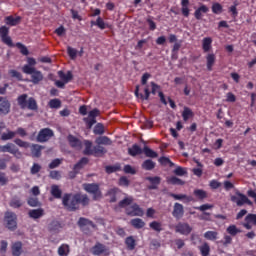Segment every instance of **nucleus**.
I'll return each mask as SVG.
<instances>
[{"label":"nucleus","mask_w":256,"mask_h":256,"mask_svg":"<svg viewBox=\"0 0 256 256\" xmlns=\"http://www.w3.org/2000/svg\"><path fill=\"white\" fill-rule=\"evenodd\" d=\"M169 185H185V182L175 176H172L167 179Z\"/></svg>","instance_id":"603ef678"},{"label":"nucleus","mask_w":256,"mask_h":256,"mask_svg":"<svg viewBox=\"0 0 256 256\" xmlns=\"http://www.w3.org/2000/svg\"><path fill=\"white\" fill-rule=\"evenodd\" d=\"M67 141L70 145V147H72V149H82L83 147V142H81V140H79V138L75 137L72 134H69L67 137Z\"/></svg>","instance_id":"4468645a"},{"label":"nucleus","mask_w":256,"mask_h":256,"mask_svg":"<svg viewBox=\"0 0 256 256\" xmlns=\"http://www.w3.org/2000/svg\"><path fill=\"white\" fill-rule=\"evenodd\" d=\"M53 135H55V133L53 130H51V128H43L39 131L36 141L38 143H47V141H49Z\"/></svg>","instance_id":"0eeeda50"},{"label":"nucleus","mask_w":256,"mask_h":256,"mask_svg":"<svg viewBox=\"0 0 256 256\" xmlns=\"http://www.w3.org/2000/svg\"><path fill=\"white\" fill-rule=\"evenodd\" d=\"M4 221L7 229L10 231H15V229H17V214H15V212L7 211L4 216Z\"/></svg>","instance_id":"423d86ee"},{"label":"nucleus","mask_w":256,"mask_h":256,"mask_svg":"<svg viewBox=\"0 0 256 256\" xmlns=\"http://www.w3.org/2000/svg\"><path fill=\"white\" fill-rule=\"evenodd\" d=\"M238 5H239V3L234 2V5H232L228 8V12L231 13L232 19H237L238 15H239V11H237Z\"/></svg>","instance_id":"3c124183"},{"label":"nucleus","mask_w":256,"mask_h":256,"mask_svg":"<svg viewBox=\"0 0 256 256\" xmlns=\"http://www.w3.org/2000/svg\"><path fill=\"white\" fill-rule=\"evenodd\" d=\"M58 75L60 79L63 80L65 83H69V81L73 79V74L71 73V71H68L66 74L63 71H59Z\"/></svg>","instance_id":"c03bdc74"},{"label":"nucleus","mask_w":256,"mask_h":256,"mask_svg":"<svg viewBox=\"0 0 256 256\" xmlns=\"http://www.w3.org/2000/svg\"><path fill=\"white\" fill-rule=\"evenodd\" d=\"M14 143L18 145V147H22L23 149H29V147H31V144L29 142L23 141L19 138H16L14 140Z\"/></svg>","instance_id":"6e6d98bb"},{"label":"nucleus","mask_w":256,"mask_h":256,"mask_svg":"<svg viewBox=\"0 0 256 256\" xmlns=\"http://www.w3.org/2000/svg\"><path fill=\"white\" fill-rule=\"evenodd\" d=\"M71 253V249L68 244H62L58 248V255L59 256H68Z\"/></svg>","instance_id":"58836bf2"},{"label":"nucleus","mask_w":256,"mask_h":256,"mask_svg":"<svg viewBox=\"0 0 256 256\" xmlns=\"http://www.w3.org/2000/svg\"><path fill=\"white\" fill-rule=\"evenodd\" d=\"M159 163L164 165V166H167L169 165L170 167H173L175 164L171 161V159L165 157V156H162L159 158Z\"/></svg>","instance_id":"bf43d9fd"},{"label":"nucleus","mask_w":256,"mask_h":256,"mask_svg":"<svg viewBox=\"0 0 256 256\" xmlns=\"http://www.w3.org/2000/svg\"><path fill=\"white\" fill-rule=\"evenodd\" d=\"M14 149H15V144L8 143L4 146H0V153H13Z\"/></svg>","instance_id":"49530a36"},{"label":"nucleus","mask_w":256,"mask_h":256,"mask_svg":"<svg viewBox=\"0 0 256 256\" xmlns=\"http://www.w3.org/2000/svg\"><path fill=\"white\" fill-rule=\"evenodd\" d=\"M131 203H133V196H128L125 197L123 200H121L118 205L119 207H121L122 209L125 207H129V205H131Z\"/></svg>","instance_id":"de8ad7c7"},{"label":"nucleus","mask_w":256,"mask_h":256,"mask_svg":"<svg viewBox=\"0 0 256 256\" xmlns=\"http://www.w3.org/2000/svg\"><path fill=\"white\" fill-rule=\"evenodd\" d=\"M49 177L50 179H55L56 181H59V179H61V172L57 170H52L49 173Z\"/></svg>","instance_id":"69168bd1"},{"label":"nucleus","mask_w":256,"mask_h":256,"mask_svg":"<svg viewBox=\"0 0 256 256\" xmlns=\"http://www.w3.org/2000/svg\"><path fill=\"white\" fill-rule=\"evenodd\" d=\"M142 153L151 159H157V157H159V154H157V152H155L153 149L149 148V146H144Z\"/></svg>","instance_id":"c9c22d12"},{"label":"nucleus","mask_w":256,"mask_h":256,"mask_svg":"<svg viewBox=\"0 0 256 256\" xmlns=\"http://www.w3.org/2000/svg\"><path fill=\"white\" fill-rule=\"evenodd\" d=\"M77 225L80 227V229H83V227H92V229H95V223L85 217H80Z\"/></svg>","instance_id":"a211bd4d"},{"label":"nucleus","mask_w":256,"mask_h":256,"mask_svg":"<svg viewBox=\"0 0 256 256\" xmlns=\"http://www.w3.org/2000/svg\"><path fill=\"white\" fill-rule=\"evenodd\" d=\"M11 113V102L3 96H0V115H9Z\"/></svg>","instance_id":"9b49d317"},{"label":"nucleus","mask_w":256,"mask_h":256,"mask_svg":"<svg viewBox=\"0 0 256 256\" xmlns=\"http://www.w3.org/2000/svg\"><path fill=\"white\" fill-rule=\"evenodd\" d=\"M146 181H149V183H151V185L148 187V189L150 190L157 189L158 185H161V177L159 176H148L146 177Z\"/></svg>","instance_id":"f3484780"},{"label":"nucleus","mask_w":256,"mask_h":256,"mask_svg":"<svg viewBox=\"0 0 256 256\" xmlns=\"http://www.w3.org/2000/svg\"><path fill=\"white\" fill-rule=\"evenodd\" d=\"M227 233L231 235L232 237H235V235H238V233H241V230L237 228L235 225H230L226 229Z\"/></svg>","instance_id":"864d4df0"},{"label":"nucleus","mask_w":256,"mask_h":256,"mask_svg":"<svg viewBox=\"0 0 256 256\" xmlns=\"http://www.w3.org/2000/svg\"><path fill=\"white\" fill-rule=\"evenodd\" d=\"M205 13H209V7H207V5L205 4H201L198 8H196L194 12V17L197 21H201Z\"/></svg>","instance_id":"2eb2a0df"},{"label":"nucleus","mask_w":256,"mask_h":256,"mask_svg":"<svg viewBox=\"0 0 256 256\" xmlns=\"http://www.w3.org/2000/svg\"><path fill=\"white\" fill-rule=\"evenodd\" d=\"M200 253L202 256H209L211 253V246H209V243L204 242L201 246L198 247Z\"/></svg>","instance_id":"4c0bfd02"},{"label":"nucleus","mask_w":256,"mask_h":256,"mask_svg":"<svg viewBox=\"0 0 256 256\" xmlns=\"http://www.w3.org/2000/svg\"><path fill=\"white\" fill-rule=\"evenodd\" d=\"M117 193H119V188H111L108 190L107 195L110 197V203L117 202Z\"/></svg>","instance_id":"79ce46f5"},{"label":"nucleus","mask_w":256,"mask_h":256,"mask_svg":"<svg viewBox=\"0 0 256 256\" xmlns=\"http://www.w3.org/2000/svg\"><path fill=\"white\" fill-rule=\"evenodd\" d=\"M246 223H252V225H256V214H248L245 217Z\"/></svg>","instance_id":"338daca9"},{"label":"nucleus","mask_w":256,"mask_h":256,"mask_svg":"<svg viewBox=\"0 0 256 256\" xmlns=\"http://www.w3.org/2000/svg\"><path fill=\"white\" fill-rule=\"evenodd\" d=\"M144 214L145 212H143V208H141L137 203L126 208V215L129 217H143Z\"/></svg>","instance_id":"6e6552de"},{"label":"nucleus","mask_w":256,"mask_h":256,"mask_svg":"<svg viewBox=\"0 0 256 256\" xmlns=\"http://www.w3.org/2000/svg\"><path fill=\"white\" fill-rule=\"evenodd\" d=\"M103 133H105V126H103V124H101V123H98L94 127V134L95 135H103Z\"/></svg>","instance_id":"052dcab7"},{"label":"nucleus","mask_w":256,"mask_h":256,"mask_svg":"<svg viewBox=\"0 0 256 256\" xmlns=\"http://www.w3.org/2000/svg\"><path fill=\"white\" fill-rule=\"evenodd\" d=\"M67 53H68V56L70 57V59H72V61L77 59V49H75L71 46H68Z\"/></svg>","instance_id":"13d9d810"},{"label":"nucleus","mask_w":256,"mask_h":256,"mask_svg":"<svg viewBox=\"0 0 256 256\" xmlns=\"http://www.w3.org/2000/svg\"><path fill=\"white\" fill-rule=\"evenodd\" d=\"M130 225L134 227V229H143V227H145V221L141 218H134L130 221Z\"/></svg>","instance_id":"473e14b6"},{"label":"nucleus","mask_w":256,"mask_h":256,"mask_svg":"<svg viewBox=\"0 0 256 256\" xmlns=\"http://www.w3.org/2000/svg\"><path fill=\"white\" fill-rule=\"evenodd\" d=\"M29 207H41V202H39V198L30 197L27 200Z\"/></svg>","instance_id":"5fc2aeb1"},{"label":"nucleus","mask_w":256,"mask_h":256,"mask_svg":"<svg viewBox=\"0 0 256 256\" xmlns=\"http://www.w3.org/2000/svg\"><path fill=\"white\" fill-rule=\"evenodd\" d=\"M23 252V244L21 242H15L12 244V255L21 256Z\"/></svg>","instance_id":"393cba45"},{"label":"nucleus","mask_w":256,"mask_h":256,"mask_svg":"<svg viewBox=\"0 0 256 256\" xmlns=\"http://www.w3.org/2000/svg\"><path fill=\"white\" fill-rule=\"evenodd\" d=\"M62 205L67 208L68 211H77L79 205H82V207L89 205V196L81 193H66L62 198Z\"/></svg>","instance_id":"f257e3e1"},{"label":"nucleus","mask_w":256,"mask_h":256,"mask_svg":"<svg viewBox=\"0 0 256 256\" xmlns=\"http://www.w3.org/2000/svg\"><path fill=\"white\" fill-rule=\"evenodd\" d=\"M17 103L20 109H29V111H37L39 109V105L37 104V100L35 98L30 97L27 94H22L17 97Z\"/></svg>","instance_id":"f03ea898"},{"label":"nucleus","mask_w":256,"mask_h":256,"mask_svg":"<svg viewBox=\"0 0 256 256\" xmlns=\"http://www.w3.org/2000/svg\"><path fill=\"white\" fill-rule=\"evenodd\" d=\"M8 74L10 75V77L18 79V81H21L23 79V75H21V72H18L17 70H9Z\"/></svg>","instance_id":"680f3d73"},{"label":"nucleus","mask_w":256,"mask_h":256,"mask_svg":"<svg viewBox=\"0 0 256 256\" xmlns=\"http://www.w3.org/2000/svg\"><path fill=\"white\" fill-rule=\"evenodd\" d=\"M21 22V16L13 17V16H7L5 18L6 25H10V27H15L18 23Z\"/></svg>","instance_id":"72a5a7b5"},{"label":"nucleus","mask_w":256,"mask_h":256,"mask_svg":"<svg viewBox=\"0 0 256 256\" xmlns=\"http://www.w3.org/2000/svg\"><path fill=\"white\" fill-rule=\"evenodd\" d=\"M96 145H113V141L107 136H100L95 140Z\"/></svg>","instance_id":"2f4dec72"},{"label":"nucleus","mask_w":256,"mask_h":256,"mask_svg":"<svg viewBox=\"0 0 256 256\" xmlns=\"http://www.w3.org/2000/svg\"><path fill=\"white\" fill-rule=\"evenodd\" d=\"M232 203H235L237 207H243V205H249V207H253V201L247 197V195L241 193L240 191H236L235 195L230 197Z\"/></svg>","instance_id":"39448f33"},{"label":"nucleus","mask_w":256,"mask_h":256,"mask_svg":"<svg viewBox=\"0 0 256 256\" xmlns=\"http://www.w3.org/2000/svg\"><path fill=\"white\" fill-rule=\"evenodd\" d=\"M89 163V158L87 157H82L73 167L74 171H81Z\"/></svg>","instance_id":"a878e982"},{"label":"nucleus","mask_w":256,"mask_h":256,"mask_svg":"<svg viewBox=\"0 0 256 256\" xmlns=\"http://www.w3.org/2000/svg\"><path fill=\"white\" fill-rule=\"evenodd\" d=\"M155 165L156 163L153 162V160L147 159L142 163V169L145 171H153V169H155Z\"/></svg>","instance_id":"a19ab883"},{"label":"nucleus","mask_w":256,"mask_h":256,"mask_svg":"<svg viewBox=\"0 0 256 256\" xmlns=\"http://www.w3.org/2000/svg\"><path fill=\"white\" fill-rule=\"evenodd\" d=\"M150 229L156 231V233H161L163 231L161 222L153 221L149 224Z\"/></svg>","instance_id":"8fccbe9b"},{"label":"nucleus","mask_w":256,"mask_h":256,"mask_svg":"<svg viewBox=\"0 0 256 256\" xmlns=\"http://www.w3.org/2000/svg\"><path fill=\"white\" fill-rule=\"evenodd\" d=\"M50 193L54 199H61L63 191L59 189V185L53 184Z\"/></svg>","instance_id":"bb28decb"},{"label":"nucleus","mask_w":256,"mask_h":256,"mask_svg":"<svg viewBox=\"0 0 256 256\" xmlns=\"http://www.w3.org/2000/svg\"><path fill=\"white\" fill-rule=\"evenodd\" d=\"M90 23H91V27L96 26V27H98L99 29H102V30L107 29V25L105 24V21L101 17H98L96 19V21H91Z\"/></svg>","instance_id":"37998d69"},{"label":"nucleus","mask_w":256,"mask_h":256,"mask_svg":"<svg viewBox=\"0 0 256 256\" xmlns=\"http://www.w3.org/2000/svg\"><path fill=\"white\" fill-rule=\"evenodd\" d=\"M144 93L145 95L143 94H139V86H136V89H135V95L136 97H140V99H142V101H147L151 95V92L149 91V87H146L144 89Z\"/></svg>","instance_id":"c85d7f7f"},{"label":"nucleus","mask_w":256,"mask_h":256,"mask_svg":"<svg viewBox=\"0 0 256 256\" xmlns=\"http://www.w3.org/2000/svg\"><path fill=\"white\" fill-rule=\"evenodd\" d=\"M50 109H59L61 107V100L55 98L49 101Z\"/></svg>","instance_id":"4d7b16f0"},{"label":"nucleus","mask_w":256,"mask_h":256,"mask_svg":"<svg viewBox=\"0 0 256 256\" xmlns=\"http://www.w3.org/2000/svg\"><path fill=\"white\" fill-rule=\"evenodd\" d=\"M9 206L12 207V209H19L20 207H23V201H21V198L14 196L10 200Z\"/></svg>","instance_id":"7c9ffc66"},{"label":"nucleus","mask_w":256,"mask_h":256,"mask_svg":"<svg viewBox=\"0 0 256 256\" xmlns=\"http://www.w3.org/2000/svg\"><path fill=\"white\" fill-rule=\"evenodd\" d=\"M82 187L86 193L92 195L93 201H99L103 197V193L97 183H84Z\"/></svg>","instance_id":"20e7f679"},{"label":"nucleus","mask_w":256,"mask_h":256,"mask_svg":"<svg viewBox=\"0 0 256 256\" xmlns=\"http://www.w3.org/2000/svg\"><path fill=\"white\" fill-rule=\"evenodd\" d=\"M16 47L20 49V53L22 55H29V49L25 45H23L21 42L16 43Z\"/></svg>","instance_id":"0e129e2a"},{"label":"nucleus","mask_w":256,"mask_h":256,"mask_svg":"<svg viewBox=\"0 0 256 256\" xmlns=\"http://www.w3.org/2000/svg\"><path fill=\"white\" fill-rule=\"evenodd\" d=\"M193 195L198 199V201H203L207 199V191L203 189H195Z\"/></svg>","instance_id":"e433bc0d"},{"label":"nucleus","mask_w":256,"mask_h":256,"mask_svg":"<svg viewBox=\"0 0 256 256\" xmlns=\"http://www.w3.org/2000/svg\"><path fill=\"white\" fill-rule=\"evenodd\" d=\"M125 245L128 251H133L135 250V247H137V242L135 241V238L133 236H128L125 239Z\"/></svg>","instance_id":"cd10ccee"},{"label":"nucleus","mask_w":256,"mask_h":256,"mask_svg":"<svg viewBox=\"0 0 256 256\" xmlns=\"http://www.w3.org/2000/svg\"><path fill=\"white\" fill-rule=\"evenodd\" d=\"M217 57L215 56L214 53H208L206 55V67L207 71H213V65H215Z\"/></svg>","instance_id":"dca6fc26"},{"label":"nucleus","mask_w":256,"mask_h":256,"mask_svg":"<svg viewBox=\"0 0 256 256\" xmlns=\"http://www.w3.org/2000/svg\"><path fill=\"white\" fill-rule=\"evenodd\" d=\"M142 153L143 149L137 144L132 145V147L128 149V155L131 157H137V155H141Z\"/></svg>","instance_id":"b1692460"},{"label":"nucleus","mask_w":256,"mask_h":256,"mask_svg":"<svg viewBox=\"0 0 256 256\" xmlns=\"http://www.w3.org/2000/svg\"><path fill=\"white\" fill-rule=\"evenodd\" d=\"M41 171V165L34 163L30 169L31 175H37Z\"/></svg>","instance_id":"774afa93"},{"label":"nucleus","mask_w":256,"mask_h":256,"mask_svg":"<svg viewBox=\"0 0 256 256\" xmlns=\"http://www.w3.org/2000/svg\"><path fill=\"white\" fill-rule=\"evenodd\" d=\"M183 215H185V209L183 208V204L176 202L173 207L172 216L174 219H183Z\"/></svg>","instance_id":"f8f14e48"},{"label":"nucleus","mask_w":256,"mask_h":256,"mask_svg":"<svg viewBox=\"0 0 256 256\" xmlns=\"http://www.w3.org/2000/svg\"><path fill=\"white\" fill-rule=\"evenodd\" d=\"M28 215L30 219H41L45 215V210L43 208L32 209L28 212Z\"/></svg>","instance_id":"aec40b11"},{"label":"nucleus","mask_w":256,"mask_h":256,"mask_svg":"<svg viewBox=\"0 0 256 256\" xmlns=\"http://www.w3.org/2000/svg\"><path fill=\"white\" fill-rule=\"evenodd\" d=\"M85 149L83 153L85 155H92L93 154V143L89 140L84 141Z\"/></svg>","instance_id":"a18cd8bd"},{"label":"nucleus","mask_w":256,"mask_h":256,"mask_svg":"<svg viewBox=\"0 0 256 256\" xmlns=\"http://www.w3.org/2000/svg\"><path fill=\"white\" fill-rule=\"evenodd\" d=\"M213 45V39L211 37H205L202 40V49L204 53H209L211 51Z\"/></svg>","instance_id":"412c9836"},{"label":"nucleus","mask_w":256,"mask_h":256,"mask_svg":"<svg viewBox=\"0 0 256 256\" xmlns=\"http://www.w3.org/2000/svg\"><path fill=\"white\" fill-rule=\"evenodd\" d=\"M204 239H207V241H217V239H219V232H217V231H206L204 233Z\"/></svg>","instance_id":"f704fd0d"},{"label":"nucleus","mask_w":256,"mask_h":256,"mask_svg":"<svg viewBox=\"0 0 256 256\" xmlns=\"http://www.w3.org/2000/svg\"><path fill=\"white\" fill-rule=\"evenodd\" d=\"M30 151H31L32 157L39 158L41 157V151H43V146L39 144H32L30 146Z\"/></svg>","instance_id":"5701e85b"},{"label":"nucleus","mask_w":256,"mask_h":256,"mask_svg":"<svg viewBox=\"0 0 256 256\" xmlns=\"http://www.w3.org/2000/svg\"><path fill=\"white\" fill-rule=\"evenodd\" d=\"M107 153V149L105 147L97 144L96 146L92 147V154L94 157H103Z\"/></svg>","instance_id":"6ab92c4d"},{"label":"nucleus","mask_w":256,"mask_h":256,"mask_svg":"<svg viewBox=\"0 0 256 256\" xmlns=\"http://www.w3.org/2000/svg\"><path fill=\"white\" fill-rule=\"evenodd\" d=\"M212 13H214V15H221V13H223V5H221L219 2L213 3Z\"/></svg>","instance_id":"09e8293b"},{"label":"nucleus","mask_w":256,"mask_h":256,"mask_svg":"<svg viewBox=\"0 0 256 256\" xmlns=\"http://www.w3.org/2000/svg\"><path fill=\"white\" fill-rule=\"evenodd\" d=\"M22 71L26 75H31V82L34 85H39V83H41V81H43V72L37 70L36 67H31L29 65H24L22 67Z\"/></svg>","instance_id":"7ed1b4c3"},{"label":"nucleus","mask_w":256,"mask_h":256,"mask_svg":"<svg viewBox=\"0 0 256 256\" xmlns=\"http://www.w3.org/2000/svg\"><path fill=\"white\" fill-rule=\"evenodd\" d=\"M91 253L92 255L95 256H109L110 252H109V248H107V246H105L102 243L97 242L92 248H91Z\"/></svg>","instance_id":"1a4fd4ad"},{"label":"nucleus","mask_w":256,"mask_h":256,"mask_svg":"<svg viewBox=\"0 0 256 256\" xmlns=\"http://www.w3.org/2000/svg\"><path fill=\"white\" fill-rule=\"evenodd\" d=\"M190 11L191 10H189V0H181V13L183 17H189Z\"/></svg>","instance_id":"c756f323"},{"label":"nucleus","mask_w":256,"mask_h":256,"mask_svg":"<svg viewBox=\"0 0 256 256\" xmlns=\"http://www.w3.org/2000/svg\"><path fill=\"white\" fill-rule=\"evenodd\" d=\"M194 113L193 110H191V108L185 106L184 110L182 112V119L183 121H189V119H191V117H194Z\"/></svg>","instance_id":"ea45409f"},{"label":"nucleus","mask_w":256,"mask_h":256,"mask_svg":"<svg viewBox=\"0 0 256 256\" xmlns=\"http://www.w3.org/2000/svg\"><path fill=\"white\" fill-rule=\"evenodd\" d=\"M16 133L13 131H8V133H3L1 135L2 141H9L15 137Z\"/></svg>","instance_id":"e2e57ef3"},{"label":"nucleus","mask_w":256,"mask_h":256,"mask_svg":"<svg viewBox=\"0 0 256 256\" xmlns=\"http://www.w3.org/2000/svg\"><path fill=\"white\" fill-rule=\"evenodd\" d=\"M169 197H172L175 199V201H184V203H194L195 198L193 196H189L186 194H175V193H169Z\"/></svg>","instance_id":"ddd939ff"},{"label":"nucleus","mask_w":256,"mask_h":256,"mask_svg":"<svg viewBox=\"0 0 256 256\" xmlns=\"http://www.w3.org/2000/svg\"><path fill=\"white\" fill-rule=\"evenodd\" d=\"M62 227L63 226L61 225V223L59 221L54 220L49 223L48 231H50V233H59V231L61 230Z\"/></svg>","instance_id":"4be33fe9"},{"label":"nucleus","mask_w":256,"mask_h":256,"mask_svg":"<svg viewBox=\"0 0 256 256\" xmlns=\"http://www.w3.org/2000/svg\"><path fill=\"white\" fill-rule=\"evenodd\" d=\"M191 231H193V227H191V225H189L187 222H179L175 226V233H179L180 235L187 236L191 233Z\"/></svg>","instance_id":"9d476101"}]
</instances>
